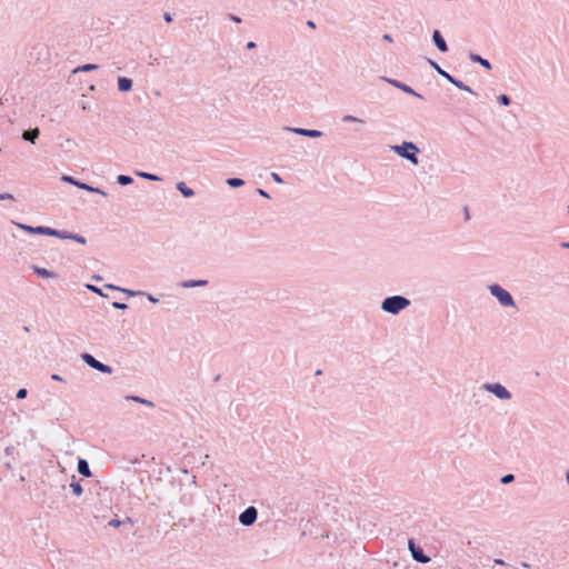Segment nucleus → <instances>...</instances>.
Masks as SVG:
<instances>
[{
    "label": "nucleus",
    "mask_w": 569,
    "mask_h": 569,
    "mask_svg": "<svg viewBox=\"0 0 569 569\" xmlns=\"http://www.w3.org/2000/svg\"><path fill=\"white\" fill-rule=\"evenodd\" d=\"M390 150L399 157L408 160L413 166L419 164L418 153L420 150L413 142L403 141L401 144L390 146Z\"/></svg>",
    "instance_id": "f257e3e1"
},
{
    "label": "nucleus",
    "mask_w": 569,
    "mask_h": 569,
    "mask_svg": "<svg viewBox=\"0 0 569 569\" xmlns=\"http://www.w3.org/2000/svg\"><path fill=\"white\" fill-rule=\"evenodd\" d=\"M410 303V300L403 296H390L381 302V310L396 316L408 308Z\"/></svg>",
    "instance_id": "f03ea898"
},
{
    "label": "nucleus",
    "mask_w": 569,
    "mask_h": 569,
    "mask_svg": "<svg viewBox=\"0 0 569 569\" xmlns=\"http://www.w3.org/2000/svg\"><path fill=\"white\" fill-rule=\"evenodd\" d=\"M489 292L493 296L501 307L518 310L517 303L509 291L501 286L495 283L488 287Z\"/></svg>",
    "instance_id": "7ed1b4c3"
},
{
    "label": "nucleus",
    "mask_w": 569,
    "mask_h": 569,
    "mask_svg": "<svg viewBox=\"0 0 569 569\" xmlns=\"http://www.w3.org/2000/svg\"><path fill=\"white\" fill-rule=\"evenodd\" d=\"M482 389L495 395L498 399L508 401L511 399L510 391L501 383H483Z\"/></svg>",
    "instance_id": "20e7f679"
},
{
    "label": "nucleus",
    "mask_w": 569,
    "mask_h": 569,
    "mask_svg": "<svg viewBox=\"0 0 569 569\" xmlns=\"http://www.w3.org/2000/svg\"><path fill=\"white\" fill-rule=\"evenodd\" d=\"M81 359L83 360L84 363H87L89 367L100 371V372H103V373H108L110 375L112 372V368L110 366H107L100 361H98L90 353H82L81 355Z\"/></svg>",
    "instance_id": "39448f33"
},
{
    "label": "nucleus",
    "mask_w": 569,
    "mask_h": 569,
    "mask_svg": "<svg viewBox=\"0 0 569 569\" xmlns=\"http://www.w3.org/2000/svg\"><path fill=\"white\" fill-rule=\"evenodd\" d=\"M258 518V510L250 506L248 507L244 511H242L239 516V522L242 525V526H251L256 522Z\"/></svg>",
    "instance_id": "423d86ee"
},
{
    "label": "nucleus",
    "mask_w": 569,
    "mask_h": 569,
    "mask_svg": "<svg viewBox=\"0 0 569 569\" xmlns=\"http://www.w3.org/2000/svg\"><path fill=\"white\" fill-rule=\"evenodd\" d=\"M408 549L411 553V557L420 563H428L430 561V558L426 556L422 551V549L418 546H416L415 541L412 539L408 542Z\"/></svg>",
    "instance_id": "0eeeda50"
},
{
    "label": "nucleus",
    "mask_w": 569,
    "mask_h": 569,
    "mask_svg": "<svg viewBox=\"0 0 569 569\" xmlns=\"http://www.w3.org/2000/svg\"><path fill=\"white\" fill-rule=\"evenodd\" d=\"M284 129L288 131H291L296 134H300V136L309 137V138H320L323 134L321 131L315 130V129L290 128V127H287Z\"/></svg>",
    "instance_id": "6e6552de"
},
{
    "label": "nucleus",
    "mask_w": 569,
    "mask_h": 569,
    "mask_svg": "<svg viewBox=\"0 0 569 569\" xmlns=\"http://www.w3.org/2000/svg\"><path fill=\"white\" fill-rule=\"evenodd\" d=\"M432 40L436 44V47L438 48L439 51L441 52H447L448 51V46L443 39V37L441 36L440 31L438 30H435L433 33H432Z\"/></svg>",
    "instance_id": "1a4fd4ad"
},
{
    "label": "nucleus",
    "mask_w": 569,
    "mask_h": 569,
    "mask_svg": "<svg viewBox=\"0 0 569 569\" xmlns=\"http://www.w3.org/2000/svg\"><path fill=\"white\" fill-rule=\"evenodd\" d=\"M60 239H69V240H73L78 243H81V244H86L87 243V240L84 237L80 236V234H77V233H72V232H69V231H66V230H60V236H59Z\"/></svg>",
    "instance_id": "9d476101"
},
{
    "label": "nucleus",
    "mask_w": 569,
    "mask_h": 569,
    "mask_svg": "<svg viewBox=\"0 0 569 569\" xmlns=\"http://www.w3.org/2000/svg\"><path fill=\"white\" fill-rule=\"evenodd\" d=\"M34 234H44L59 238L60 230L52 229L49 227H34Z\"/></svg>",
    "instance_id": "9b49d317"
},
{
    "label": "nucleus",
    "mask_w": 569,
    "mask_h": 569,
    "mask_svg": "<svg viewBox=\"0 0 569 569\" xmlns=\"http://www.w3.org/2000/svg\"><path fill=\"white\" fill-rule=\"evenodd\" d=\"M208 283H209L208 280H204V279L186 280V281L180 282V287L184 288V289H189V288H196V287H207Z\"/></svg>",
    "instance_id": "f8f14e48"
},
{
    "label": "nucleus",
    "mask_w": 569,
    "mask_h": 569,
    "mask_svg": "<svg viewBox=\"0 0 569 569\" xmlns=\"http://www.w3.org/2000/svg\"><path fill=\"white\" fill-rule=\"evenodd\" d=\"M132 89V80L126 77L118 78V90L120 92H128Z\"/></svg>",
    "instance_id": "ddd939ff"
},
{
    "label": "nucleus",
    "mask_w": 569,
    "mask_h": 569,
    "mask_svg": "<svg viewBox=\"0 0 569 569\" xmlns=\"http://www.w3.org/2000/svg\"><path fill=\"white\" fill-rule=\"evenodd\" d=\"M40 131L38 128L24 130L22 133V138L26 141H29L31 143H36L37 139L39 138Z\"/></svg>",
    "instance_id": "4468645a"
},
{
    "label": "nucleus",
    "mask_w": 569,
    "mask_h": 569,
    "mask_svg": "<svg viewBox=\"0 0 569 569\" xmlns=\"http://www.w3.org/2000/svg\"><path fill=\"white\" fill-rule=\"evenodd\" d=\"M32 270L41 278L49 279V278H57V274L53 271H50L48 269L32 266Z\"/></svg>",
    "instance_id": "2eb2a0df"
},
{
    "label": "nucleus",
    "mask_w": 569,
    "mask_h": 569,
    "mask_svg": "<svg viewBox=\"0 0 569 569\" xmlns=\"http://www.w3.org/2000/svg\"><path fill=\"white\" fill-rule=\"evenodd\" d=\"M78 472L83 477H91L89 463L86 459L80 458L78 461Z\"/></svg>",
    "instance_id": "dca6fc26"
},
{
    "label": "nucleus",
    "mask_w": 569,
    "mask_h": 569,
    "mask_svg": "<svg viewBox=\"0 0 569 569\" xmlns=\"http://www.w3.org/2000/svg\"><path fill=\"white\" fill-rule=\"evenodd\" d=\"M469 59H470L472 62H477V63H479L480 66H482V67H483V68H486L487 70H490V69H491V63H490L487 59H483L482 57H480L479 54L470 53V54H469Z\"/></svg>",
    "instance_id": "f3484780"
},
{
    "label": "nucleus",
    "mask_w": 569,
    "mask_h": 569,
    "mask_svg": "<svg viewBox=\"0 0 569 569\" xmlns=\"http://www.w3.org/2000/svg\"><path fill=\"white\" fill-rule=\"evenodd\" d=\"M76 187H78V188H80V189H83V190H87V191H89V192L99 193V194H101V196H103V197H106V196H107V193H106L103 190H101V189H99V188H94V187H92V186H89V184L83 183V182H80V181H79L78 183H76Z\"/></svg>",
    "instance_id": "a211bd4d"
},
{
    "label": "nucleus",
    "mask_w": 569,
    "mask_h": 569,
    "mask_svg": "<svg viewBox=\"0 0 569 569\" xmlns=\"http://www.w3.org/2000/svg\"><path fill=\"white\" fill-rule=\"evenodd\" d=\"M177 189L186 198H190V197H192L194 194L193 190L191 188L187 187V184L184 182H178L177 183Z\"/></svg>",
    "instance_id": "6ab92c4d"
},
{
    "label": "nucleus",
    "mask_w": 569,
    "mask_h": 569,
    "mask_svg": "<svg viewBox=\"0 0 569 569\" xmlns=\"http://www.w3.org/2000/svg\"><path fill=\"white\" fill-rule=\"evenodd\" d=\"M431 67L441 76L443 77L446 80H450L452 78L451 74H449L447 71H445L437 62L432 61V60H429Z\"/></svg>",
    "instance_id": "aec40b11"
},
{
    "label": "nucleus",
    "mask_w": 569,
    "mask_h": 569,
    "mask_svg": "<svg viewBox=\"0 0 569 569\" xmlns=\"http://www.w3.org/2000/svg\"><path fill=\"white\" fill-rule=\"evenodd\" d=\"M450 83H452L455 87H457L460 90L475 93L470 87L466 86L462 81L455 79L453 77L449 80Z\"/></svg>",
    "instance_id": "412c9836"
},
{
    "label": "nucleus",
    "mask_w": 569,
    "mask_h": 569,
    "mask_svg": "<svg viewBox=\"0 0 569 569\" xmlns=\"http://www.w3.org/2000/svg\"><path fill=\"white\" fill-rule=\"evenodd\" d=\"M342 122L345 123H349V122H352V123H359V124H365L366 121L361 118H358L356 116H352V114H345L342 117Z\"/></svg>",
    "instance_id": "4be33fe9"
},
{
    "label": "nucleus",
    "mask_w": 569,
    "mask_h": 569,
    "mask_svg": "<svg viewBox=\"0 0 569 569\" xmlns=\"http://www.w3.org/2000/svg\"><path fill=\"white\" fill-rule=\"evenodd\" d=\"M106 288L113 289V290H120L123 293L128 295L129 297H133V296H137V295L141 293V292H137V291H133V290H130V289L118 288V287H116L113 284H107Z\"/></svg>",
    "instance_id": "5701e85b"
},
{
    "label": "nucleus",
    "mask_w": 569,
    "mask_h": 569,
    "mask_svg": "<svg viewBox=\"0 0 569 569\" xmlns=\"http://www.w3.org/2000/svg\"><path fill=\"white\" fill-rule=\"evenodd\" d=\"M132 178L130 176H126V174H119L117 177V182L121 186H128L130 183H132Z\"/></svg>",
    "instance_id": "b1692460"
},
{
    "label": "nucleus",
    "mask_w": 569,
    "mask_h": 569,
    "mask_svg": "<svg viewBox=\"0 0 569 569\" xmlns=\"http://www.w3.org/2000/svg\"><path fill=\"white\" fill-rule=\"evenodd\" d=\"M227 184L232 188H238L244 184V181L240 178H229L227 180Z\"/></svg>",
    "instance_id": "393cba45"
},
{
    "label": "nucleus",
    "mask_w": 569,
    "mask_h": 569,
    "mask_svg": "<svg viewBox=\"0 0 569 569\" xmlns=\"http://www.w3.org/2000/svg\"><path fill=\"white\" fill-rule=\"evenodd\" d=\"M400 90H402L406 93L412 94L419 99H422V96L416 92L411 87L407 86L406 83H402Z\"/></svg>",
    "instance_id": "a878e982"
},
{
    "label": "nucleus",
    "mask_w": 569,
    "mask_h": 569,
    "mask_svg": "<svg viewBox=\"0 0 569 569\" xmlns=\"http://www.w3.org/2000/svg\"><path fill=\"white\" fill-rule=\"evenodd\" d=\"M141 178L143 179H147V180H150V181H160L161 178L157 174H153V173H148V172H139L138 173Z\"/></svg>",
    "instance_id": "bb28decb"
},
{
    "label": "nucleus",
    "mask_w": 569,
    "mask_h": 569,
    "mask_svg": "<svg viewBox=\"0 0 569 569\" xmlns=\"http://www.w3.org/2000/svg\"><path fill=\"white\" fill-rule=\"evenodd\" d=\"M127 399L128 400H133V401L142 403V405H147V406H150V407L153 406V403L151 401L142 399V398L137 397V396L127 397Z\"/></svg>",
    "instance_id": "cd10ccee"
},
{
    "label": "nucleus",
    "mask_w": 569,
    "mask_h": 569,
    "mask_svg": "<svg viewBox=\"0 0 569 569\" xmlns=\"http://www.w3.org/2000/svg\"><path fill=\"white\" fill-rule=\"evenodd\" d=\"M96 69H98V64L88 63V64H84V66L78 68L76 70V72L77 71L89 72V71H92V70H96Z\"/></svg>",
    "instance_id": "c85d7f7f"
},
{
    "label": "nucleus",
    "mask_w": 569,
    "mask_h": 569,
    "mask_svg": "<svg viewBox=\"0 0 569 569\" xmlns=\"http://www.w3.org/2000/svg\"><path fill=\"white\" fill-rule=\"evenodd\" d=\"M14 224L24 230L26 232H29V233H34V227H31V226H28V224H23V223H18V222H14Z\"/></svg>",
    "instance_id": "c756f323"
},
{
    "label": "nucleus",
    "mask_w": 569,
    "mask_h": 569,
    "mask_svg": "<svg viewBox=\"0 0 569 569\" xmlns=\"http://www.w3.org/2000/svg\"><path fill=\"white\" fill-rule=\"evenodd\" d=\"M71 488L76 496H80L82 493V487L80 486L79 482H72Z\"/></svg>",
    "instance_id": "7c9ffc66"
},
{
    "label": "nucleus",
    "mask_w": 569,
    "mask_h": 569,
    "mask_svg": "<svg viewBox=\"0 0 569 569\" xmlns=\"http://www.w3.org/2000/svg\"><path fill=\"white\" fill-rule=\"evenodd\" d=\"M381 79L385 80L386 82L390 83L391 86L398 88V89H400L401 86H402V82H400L398 80H395V79H389V78H385V77H382Z\"/></svg>",
    "instance_id": "2f4dec72"
},
{
    "label": "nucleus",
    "mask_w": 569,
    "mask_h": 569,
    "mask_svg": "<svg viewBox=\"0 0 569 569\" xmlns=\"http://www.w3.org/2000/svg\"><path fill=\"white\" fill-rule=\"evenodd\" d=\"M498 101L503 106L510 104V98L507 94H501L498 97Z\"/></svg>",
    "instance_id": "473e14b6"
},
{
    "label": "nucleus",
    "mask_w": 569,
    "mask_h": 569,
    "mask_svg": "<svg viewBox=\"0 0 569 569\" xmlns=\"http://www.w3.org/2000/svg\"><path fill=\"white\" fill-rule=\"evenodd\" d=\"M515 480V476L512 473H508V475H505L502 478H501V482L503 485H507V483H510Z\"/></svg>",
    "instance_id": "72a5a7b5"
},
{
    "label": "nucleus",
    "mask_w": 569,
    "mask_h": 569,
    "mask_svg": "<svg viewBox=\"0 0 569 569\" xmlns=\"http://www.w3.org/2000/svg\"><path fill=\"white\" fill-rule=\"evenodd\" d=\"M86 288H87L88 290H90V291H92V292H94V293L99 295V296H103V293H102L101 289H100V288H98V287H96V286H93V284H87V286H86Z\"/></svg>",
    "instance_id": "f704fd0d"
},
{
    "label": "nucleus",
    "mask_w": 569,
    "mask_h": 569,
    "mask_svg": "<svg viewBox=\"0 0 569 569\" xmlns=\"http://www.w3.org/2000/svg\"><path fill=\"white\" fill-rule=\"evenodd\" d=\"M28 395V391L27 389L22 388V389H19L16 393V397L17 399H24Z\"/></svg>",
    "instance_id": "c9c22d12"
},
{
    "label": "nucleus",
    "mask_w": 569,
    "mask_h": 569,
    "mask_svg": "<svg viewBox=\"0 0 569 569\" xmlns=\"http://www.w3.org/2000/svg\"><path fill=\"white\" fill-rule=\"evenodd\" d=\"M61 180L64 181V182H68V183H71L73 186H76V183H78L79 181L74 180L72 177L70 176H62L61 177Z\"/></svg>",
    "instance_id": "e433bc0d"
},
{
    "label": "nucleus",
    "mask_w": 569,
    "mask_h": 569,
    "mask_svg": "<svg viewBox=\"0 0 569 569\" xmlns=\"http://www.w3.org/2000/svg\"><path fill=\"white\" fill-rule=\"evenodd\" d=\"M112 307L114 309H119V310H126L128 308V305L123 303V302H113L112 303Z\"/></svg>",
    "instance_id": "4c0bfd02"
},
{
    "label": "nucleus",
    "mask_w": 569,
    "mask_h": 569,
    "mask_svg": "<svg viewBox=\"0 0 569 569\" xmlns=\"http://www.w3.org/2000/svg\"><path fill=\"white\" fill-rule=\"evenodd\" d=\"M0 199L1 200H14V197L11 193H0Z\"/></svg>",
    "instance_id": "58836bf2"
},
{
    "label": "nucleus",
    "mask_w": 569,
    "mask_h": 569,
    "mask_svg": "<svg viewBox=\"0 0 569 569\" xmlns=\"http://www.w3.org/2000/svg\"><path fill=\"white\" fill-rule=\"evenodd\" d=\"M272 179H273L277 183H282V179H281V177H280L278 173H272Z\"/></svg>",
    "instance_id": "ea45409f"
},
{
    "label": "nucleus",
    "mask_w": 569,
    "mask_h": 569,
    "mask_svg": "<svg viewBox=\"0 0 569 569\" xmlns=\"http://www.w3.org/2000/svg\"><path fill=\"white\" fill-rule=\"evenodd\" d=\"M121 525V521L117 520V519H112L110 522H109V526H112V527H119Z\"/></svg>",
    "instance_id": "a19ab883"
},
{
    "label": "nucleus",
    "mask_w": 569,
    "mask_h": 569,
    "mask_svg": "<svg viewBox=\"0 0 569 569\" xmlns=\"http://www.w3.org/2000/svg\"><path fill=\"white\" fill-rule=\"evenodd\" d=\"M163 19H164V21H166V22H168V23H170V22L172 21V17H171V14H170V13H168V12H166V13L163 14Z\"/></svg>",
    "instance_id": "79ce46f5"
},
{
    "label": "nucleus",
    "mask_w": 569,
    "mask_h": 569,
    "mask_svg": "<svg viewBox=\"0 0 569 569\" xmlns=\"http://www.w3.org/2000/svg\"><path fill=\"white\" fill-rule=\"evenodd\" d=\"M230 19H231V21H233L234 23H240V22H241V18H240V17H237V16H230Z\"/></svg>",
    "instance_id": "37998d69"
},
{
    "label": "nucleus",
    "mask_w": 569,
    "mask_h": 569,
    "mask_svg": "<svg viewBox=\"0 0 569 569\" xmlns=\"http://www.w3.org/2000/svg\"><path fill=\"white\" fill-rule=\"evenodd\" d=\"M246 48L248 50H251V49H254L256 48V43L253 41H249L247 44H246Z\"/></svg>",
    "instance_id": "c03bdc74"
},
{
    "label": "nucleus",
    "mask_w": 569,
    "mask_h": 569,
    "mask_svg": "<svg viewBox=\"0 0 569 569\" xmlns=\"http://www.w3.org/2000/svg\"><path fill=\"white\" fill-rule=\"evenodd\" d=\"M382 39L388 41V42H392L393 41L392 37L390 34H388V33L383 34Z\"/></svg>",
    "instance_id": "a18cd8bd"
},
{
    "label": "nucleus",
    "mask_w": 569,
    "mask_h": 569,
    "mask_svg": "<svg viewBox=\"0 0 569 569\" xmlns=\"http://www.w3.org/2000/svg\"><path fill=\"white\" fill-rule=\"evenodd\" d=\"M51 379H52V380H56V381H63L62 377H60V376H59V375H57V373H53V375L51 376Z\"/></svg>",
    "instance_id": "49530a36"
},
{
    "label": "nucleus",
    "mask_w": 569,
    "mask_h": 569,
    "mask_svg": "<svg viewBox=\"0 0 569 569\" xmlns=\"http://www.w3.org/2000/svg\"><path fill=\"white\" fill-rule=\"evenodd\" d=\"M258 193L264 198H269V194L262 189H258Z\"/></svg>",
    "instance_id": "de8ad7c7"
},
{
    "label": "nucleus",
    "mask_w": 569,
    "mask_h": 569,
    "mask_svg": "<svg viewBox=\"0 0 569 569\" xmlns=\"http://www.w3.org/2000/svg\"><path fill=\"white\" fill-rule=\"evenodd\" d=\"M148 300H149L150 302H152V303H157V302H158V299H157V298H154V297H153V296H151V295H148Z\"/></svg>",
    "instance_id": "09e8293b"
},
{
    "label": "nucleus",
    "mask_w": 569,
    "mask_h": 569,
    "mask_svg": "<svg viewBox=\"0 0 569 569\" xmlns=\"http://www.w3.org/2000/svg\"><path fill=\"white\" fill-rule=\"evenodd\" d=\"M495 563L499 565V566H505L506 565V562L502 559H499V558L495 559Z\"/></svg>",
    "instance_id": "8fccbe9b"
},
{
    "label": "nucleus",
    "mask_w": 569,
    "mask_h": 569,
    "mask_svg": "<svg viewBox=\"0 0 569 569\" xmlns=\"http://www.w3.org/2000/svg\"><path fill=\"white\" fill-rule=\"evenodd\" d=\"M566 481H567V483L569 486V471L566 472Z\"/></svg>",
    "instance_id": "3c124183"
},
{
    "label": "nucleus",
    "mask_w": 569,
    "mask_h": 569,
    "mask_svg": "<svg viewBox=\"0 0 569 569\" xmlns=\"http://www.w3.org/2000/svg\"><path fill=\"white\" fill-rule=\"evenodd\" d=\"M521 567H522V568H529V567H530V565H529V563H527V562H523V563H521Z\"/></svg>",
    "instance_id": "603ef678"
},
{
    "label": "nucleus",
    "mask_w": 569,
    "mask_h": 569,
    "mask_svg": "<svg viewBox=\"0 0 569 569\" xmlns=\"http://www.w3.org/2000/svg\"><path fill=\"white\" fill-rule=\"evenodd\" d=\"M307 24H308L309 27H311V28H315V27H316V26H315V23H313L312 21H308V23H307Z\"/></svg>",
    "instance_id": "864d4df0"
},
{
    "label": "nucleus",
    "mask_w": 569,
    "mask_h": 569,
    "mask_svg": "<svg viewBox=\"0 0 569 569\" xmlns=\"http://www.w3.org/2000/svg\"><path fill=\"white\" fill-rule=\"evenodd\" d=\"M93 279H94V280H97V281H99V280H101V277H99V276H94V277H93Z\"/></svg>",
    "instance_id": "5fc2aeb1"
},
{
    "label": "nucleus",
    "mask_w": 569,
    "mask_h": 569,
    "mask_svg": "<svg viewBox=\"0 0 569 569\" xmlns=\"http://www.w3.org/2000/svg\"><path fill=\"white\" fill-rule=\"evenodd\" d=\"M565 248H569V243H562Z\"/></svg>",
    "instance_id": "6e6d98bb"
},
{
    "label": "nucleus",
    "mask_w": 569,
    "mask_h": 569,
    "mask_svg": "<svg viewBox=\"0 0 569 569\" xmlns=\"http://www.w3.org/2000/svg\"><path fill=\"white\" fill-rule=\"evenodd\" d=\"M568 210H569V206H568Z\"/></svg>",
    "instance_id": "4d7b16f0"
}]
</instances>
